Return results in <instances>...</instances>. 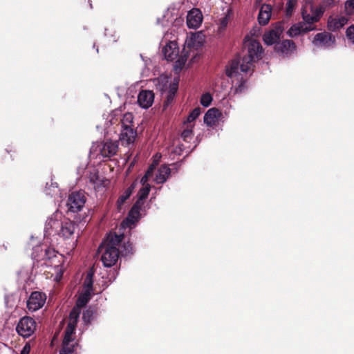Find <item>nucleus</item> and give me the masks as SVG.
Instances as JSON below:
<instances>
[{
  "mask_svg": "<svg viewBox=\"0 0 354 354\" xmlns=\"http://www.w3.org/2000/svg\"><path fill=\"white\" fill-rule=\"evenodd\" d=\"M133 120V115L131 113H126L123 115L122 118L120 120L121 127H132Z\"/></svg>",
  "mask_w": 354,
  "mask_h": 354,
  "instance_id": "obj_30",
  "label": "nucleus"
},
{
  "mask_svg": "<svg viewBox=\"0 0 354 354\" xmlns=\"http://www.w3.org/2000/svg\"><path fill=\"white\" fill-rule=\"evenodd\" d=\"M32 257L37 261H44L47 266L59 267L61 265L58 253L50 248L43 250L41 246H36L33 249Z\"/></svg>",
  "mask_w": 354,
  "mask_h": 354,
  "instance_id": "obj_3",
  "label": "nucleus"
},
{
  "mask_svg": "<svg viewBox=\"0 0 354 354\" xmlns=\"http://www.w3.org/2000/svg\"><path fill=\"white\" fill-rule=\"evenodd\" d=\"M76 325L75 324H70V323H68V325L66 326V328L65 330V332L66 334L68 335H73V334L75 333V328H76Z\"/></svg>",
  "mask_w": 354,
  "mask_h": 354,
  "instance_id": "obj_46",
  "label": "nucleus"
},
{
  "mask_svg": "<svg viewBox=\"0 0 354 354\" xmlns=\"http://www.w3.org/2000/svg\"><path fill=\"white\" fill-rule=\"evenodd\" d=\"M120 254L122 256H127L128 254H133V248L132 243L129 241L123 243L122 245V250L120 251Z\"/></svg>",
  "mask_w": 354,
  "mask_h": 354,
  "instance_id": "obj_31",
  "label": "nucleus"
},
{
  "mask_svg": "<svg viewBox=\"0 0 354 354\" xmlns=\"http://www.w3.org/2000/svg\"><path fill=\"white\" fill-rule=\"evenodd\" d=\"M86 201V198L84 192H73L68 195L66 201L67 211L73 213L81 211L84 207Z\"/></svg>",
  "mask_w": 354,
  "mask_h": 354,
  "instance_id": "obj_5",
  "label": "nucleus"
},
{
  "mask_svg": "<svg viewBox=\"0 0 354 354\" xmlns=\"http://www.w3.org/2000/svg\"><path fill=\"white\" fill-rule=\"evenodd\" d=\"M30 351V346L29 344H26L21 351L20 354H29Z\"/></svg>",
  "mask_w": 354,
  "mask_h": 354,
  "instance_id": "obj_47",
  "label": "nucleus"
},
{
  "mask_svg": "<svg viewBox=\"0 0 354 354\" xmlns=\"http://www.w3.org/2000/svg\"><path fill=\"white\" fill-rule=\"evenodd\" d=\"M142 206L143 205L140 204V202H136L133 204L131 209L129 212L128 217L127 218V222L128 223L134 224L140 219V210Z\"/></svg>",
  "mask_w": 354,
  "mask_h": 354,
  "instance_id": "obj_21",
  "label": "nucleus"
},
{
  "mask_svg": "<svg viewBox=\"0 0 354 354\" xmlns=\"http://www.w3.org/2000/svg\"><path fill=\"white\" fill-rule=\"evenodd\" d=\"M73 341L72 335H68L66 333H64V337L63 339L62 345L63 346H71L72 345H70V342Z\"/></svg>",
  "mask_w": 354,
  "mask_h": 354,
  "instance_id": "obj_44",
  "label": "nucleus"
},
{
  "mask_svg": "<svg viewBox=\"0 0 354 354\" xmlns=\"http://www.w3.org/2000/svg\"><path fill=\"white\" fill-rule=\"evenodd\" d=\"M221 115L220 110L216 108H212L205 114L204 122L209 127H213L218 123V118Z\"/></svg>",
  "mask_w": 354,
  "mask_h": 354,
  "instance_id": "obj_17",
  "label": "nucleus"
},
{
  "mask_svg": "<svg viewBox=\"0 0 354 354\" xmlns=\"http://www.w3.org/2000/svg\"><path fill=\"white\" fill-rule=\"evenodd\" d=\"M203 15L200 10L194 8L187 14V25L189 28L196 29L201 25Z\"/></svg>",
  "mask_w": 354,
  "mask_h": 354,
  "instance_id": "obj_11",
  "label": "nucleus"
},
{
  "mask_svg": "<svg viewBox=\"0 0 354 354\" xmlns=\"http://www.w3.org/2000/svg\"><path fill=\"white\" fill-rule=\"evenodd\" d=\"M89 179L94 188L97 190H100V188L106 187L110 183L109 180L100 176L97 172L91 173Z\"/></svg>",
  "mask_w": 354,
  "mask_h": 354,
  "instance_id": "obj_19",
  "label": "nucleus"
},
{
  "mask_svg": "<svg viewBox=\"0 0 354 354\" xmlns=\"http://www.w3.org/2000/svg\"><path fill=\"white\" fill-rule=\"evenodd\" d=\"M346 35L348 40H350L352 43H354V24L347 28Z\"/></svg>",
  "mask_w": 354,
  "mask_h": 354,
  "instance_id": "obj_40",
  "label": "nucleus"
},
{
  "mask_svg": "<svg viewBox=\"0 0 354 354\" xmlns=\"http://www.w3.org/2000/svg\"><path fill=\"white\" fill-rule=\"evenodd\" d=\"M91 299V294L88 291H84L77 299L76 304L74 306H77L78 309L81 310L82 308L84 307Z\"/></svg>",
  "mask_w": 354,
  "mask_h": 354,
  "instance_id": "obj_25",
  "label": "nucleus"
},
{
  "mask_svg": "<svg viewBox=\"0 0 354 354\" xmlns=\"http://www.w3.org/2000/svg\"><path fill=\"white\" fill-rule=\"evenodd\" d=\"M95 313V310L92 306H89L86 310H84L82 315V319L84 323L86 324H89L92 320L93 316Z\"/></svg>",
  "mask_w": 354,
  "mask_h": 354,
  "instance_id": "obj_29",
  "label": "nucleus"
},
{
  "mask_svg": "<svg viewBox=\"0 0 354 354\" xmlns=\"http://www.w3.org/2000/svg\"><path fill=\"white\" fill-rule=\"evenodd\" d=\"M297 0H288L286 4V15L287 17H290L293 14L295 8L297 6Z\"/></svg>",
  "mask_w": 354,
  "mask_h": 354,
  "instance_id": "obj_32",
  "label": "nucleus"
},
{
  "mask_svg": "<svg viewBox=\"0 0 354 354\" xmlns=\"http://www.w3.org/2000/svg\"><path fill=\"white\" fill-rule=\"evenodd\" d=\"M124 239L123 234L109 233L106 239L102 243L98 251L102 252L101 260L105 267L114 266L118 260L120 250L118 246Z\"/></svg>",
  "mask_w": 354,
  "mask_h": 354,
  "instance_id": "obj_2",
  "label": "nucleus"
},
{
  "mask_svg": "<svg viewBox=\"0 0 354 354\" xmlns=\"http://www.w3.org/2000/svg\"><path fill=\"white\" fill-rule=\"evenodd\" d=\"M262 1V0H256V3H260Z\"/></svg>",
  "mask_w": 354,
  "mask_h": 354,
  "instance_id": "obj_53",
  "label": "nucleus"
},
{
  "mask_svg": "<svg viewBox=\"0 0 354 354\" xmlns=\"http://www.w3.org/2000/svg\"><path fill=\"white\" fill-rule=\"evenodd\" d=\"M100 153L104 158H111L115 156L118 150V141L106 140L99 145Z\"/></svg>",
  "mask_w": 354,
  "mask_h": 354,
  "instance_id": "obj_9",
  "label": "nucleus"
},
{
  "mask_svg": "<svg viewBox=\"0 0 354 354\" xmlns=\"http://www.w3.org/2000/svg\"><path fill=\"white\" fill-rule=\"evenodd\" d=\"M36 330V322L35 320L28 316H24L21 317L16 327L17 333L24 337H30Z\"/></svg>",
  "mask_w": 354,
  "mask_h": 354,
  "instance_id": "obj_6",
  "label": "nucleus"
},
{
  "mask_svg": "<svg viewBox=\"0 0 354 354\" xmlns=\"http://www.w3.org/2000/svg\"><path fill=\"white\" fill-rule=\"evenodd\" d=\"M212 101V97L209 93H206L202 95L201 97V104L205 107L209 106Z\"/></svg>",
  "mask_w": 354,
  "mask_h": 354,
  "instance_id": "obj_36",
  "label": "nucleus"
},
{
  "mask_svg": "<svg viewBox=\"0 0 354 354\" xmlns=\"http://www.w3.org/2000/svg\"><path fill=\"white\" fill-rule=\"evenodd\" d=\"M319 6L326 11L335 6V0H322Z\"/></svg>",
  "mask_w": 354,
  "mask_h": 354,
  "instance_id": "obj_39",
  "label": "nucleus"
},
{
  "mask_svg": "<svg viewBox=\"0 0 354 354\" xmlns=\"http://www.w3.org/2000/svg\"><path fill=\"white\" fill-rule=\"evenodd\" d=\"M201 113V111L200 107L194 109L187 116L186 122L191 123L192 122L194 121L200 115Z\"/></svg>",
  "mask_w": 354,
  "mask_h": 354,
  "instance_id": "obj_35",
  "label": "nucleus"
},
{
  "mask_svg": "<svg viewBox=\"0 0 354 354\" xmlns=\"http://www.w3.org/2000/svg\"><path fill=\"white\" fill-rule=\"evenodd\" d=\"M155 167H156V165H154L153 164L151 165L149 167V168L147 170L145 174H148L149 176H151L153 174V170L155 169Z\"/></svg>",
  "mask_w": 354,
  "mask_h": 354,
  "instance_id": "obj_48",
  "label": "nucleus"
},
{
  "mask_svg": "<svg viewBox=\"0 0 354 354\" xmlns=\"http://www.w3.org/2000/svg\"><path fill=\"white\" fill-rule=\"evenodd\" d=\"M154 100V93L152 91L142 90L138 96V103L142 108H149Z\"/></svg>",
  "mask_w": 354,
  "mask_h": 354,
  "instance_id": "obj_14",
  "label": "nucleus"
},
{
  "mask_svg": "<svg viewBox=\"0 0 354 354\" xmlns=\"http://www.w3.org/2000/svg\"><path fill=\"white\" fill-rule=\"evenodd\" d=\"M46 300V296L44 293L34 291L30 294L27 301V308L29 310L35 312L44 305Z\"/></svg>",
  "mask_w": 354,
  "mask_h": 354,
  "instance_id": "obj_7",
  "label": "nucleus"
},
{
  "mask_svg": "<svg viewBox=\"0 0 354 354\" xmlns=\"http://www.w3.org/2000/svg\"><path fill=\"white\" fill-rule=\"evenodd\" d=\"M178 88V80L175 79L169 85V89L167 94L166 99L163 102V110H166L167 107L173 103Z\"/></svg>",
  "mask_w": 354,
  "mask_h": 354,
  "instance_id": "obj_18",
  "label": "nucleus"
},
{
  "mask_svg": "<svg viewBox=\"0 0 354 354\" xmlns=\"http://www.w3.org/2000/svg\"><path fill=\"white\" fill-rule=\"evenodd\" d=\"M133 167V162H131V163L130 164L129 169L131 167Z\"/></svg>",
  "mask_w": 354,
  "mask_h": 354,
  "instance_id": "obj_54",
  "label": "nucleus"
},
{
  "mask_svg": "<svg viewBox=\"0 0 354 354\" xmlns=\"http://www.w3.org/2000/svg\"><path fill=\"white\" fill-rule=\"evenodd\" d=\"M272 6L267 3H263L260 8L258 15V22L261 26L267 25L271 18Z\"/></svg>",
  "mask_w": 354,
  "mask_h": 354,
  "instance_id": "obj_15",
  "label": "nucleus"
},
{
  "mask_svg": "<svg viewBox=\"0 0 354 354\" xmlns=\"http://www.w3.org/2000/svg\"><path fill=\"white\" fill-rule=\"evenodd\" d=\"M93 279H85L84 282V288H86L85 291H88L91 293V292L93 290Z\"/></svg>",
  "mask_w": 354,
  "mask_h": 354,
  "instance_id": "obj_41",
  "label": "nucleus"
},
{
  "mask_svg": "<svg viewBox=\"0 0 354 354\" xmlns=\"http://www.w3.org/2000/svg\"><path fill=\"white\" fill-rule=\"evenodd\" d=\"M137 180L133 181L131 185L124 190L123 194L120 195L117 201V208L119 211L121 210L122 206L124 205V203L126 202L127 199L129 198L132 193L133 192L135 188L137 186Z\"/></svg>",
  "mask_w": 354,
  "mask_h": 354,
  "instance_id": "obj_20",
  "label": "nucleus"
},
{
  "mask_svg": "<svg viewBox=\"0 0 354 354\" xmlns=\"http://www.w3.org/2000/svg\"><path fill=\"white\" fill-rule=\"evenodd\" d=\"M59 224V223L57 220L50 218L46 221V228L50 229L54 227L55 225H58Z\"/></svg>",
  "mask_w": 354,
  "mask_h": 354,
  "instance_id": "obj_42",
  "label": "nucleus"
},
{
  "mask_svg": "<svg viewBox=\"0 0 354 354\" xmlns=\"http://www.w3.org/2000/svg\"><path fill=\"white\" fill-rule=\"evenodd\" d=\"M243 53V57L236 55L225 66V74L228 77L239 75V69L244 73L250 71L253 64L261 59L263 48L258 41L251 39L244 42Z\"/></svg>",
  "mask_w": 354,
  "mask_h": 354,
  "instance_id": "obj_1",
  "label": "nucleus"
},
{
  "mask_svg": "<svg viewBox=\"0 0 354 354\" xmlns=\"http://www.w3.org/2000/svg\"><path fill=\"white\" fill-rule=\"evenodd\" d=\"M301 17L304 21L307 24H314L317 22V19L315 18L314 15L308 13L305 9H302Z\"/></svg>",
  "mask_w": 354,
  "mask_h": 354,
  "instance_id": "obj_28",
  "label": "nucleus"
},
{
  "mask_svg": "<svg viewBox=\"0 0 354 354\" xmlns=\"http://www.w3.org/2000/svg\"><path fill=\"white\" fill-rule=\"evenodd\" d=\"M311 12L313 15H314L315 18H317L318 22L324 13L325 10L319 5V6L316 8L311 7Z\"/></svg>",
  "mask_w": 354,
  "mask_h": 354,
  "instance_id": "obj_38",
  "label": "nucleus"
},
{
  "mask_svg": "<svg viewBox=\"0 0 354 354\" xmlns=\"http://www.w3.org/2000/svg\"><path fill=\"white\" fill-rule=\"evenodd\" d=\"M77 224L69 219H65L61 223L59 235L64 239L71 238L76 229Z\"/></svg>",
  "mask_w": 354,
  "mask_h": 354,
  "instance_id": "obj_13",
  "label": "nucleus"
},
{
  "mask_svg": "<svg viewBox=\"0 0 354 354\" xmlns=\"http://www.w3.org/2000/svg\"><path fill=\"white\" fill-rule=\"evenodd\" d=\"M81 313L80 310L78 309L77 306H74L70 312L68 316V323L73 324L77 326L80 315Z\"/></svg>",
  "mask_w": 354,
  "mask_h": 354,
  "instance_id": "obj_27",
  "label": "nucleus"
},
{
  "mask_svg": "<svg viewBox=\"0 0 354 354\" xmlns=\"http://www.w3.org/2000/svg\"><path fill=\"white\" fill-rule=\"evenodd\" d=\"M149 177L150 176L148 174H145V176L141 178L140 183L143 186L147 184V182L148 181Z\"/></svg>",
  "mask_w": 354,
  "mask_h": 354,
  "instance_id": "obj_49",
  "label": "nucleus"
},
{
  "mask_svg": "<svg viewBox=\"0 0 354 354\" xmlns=\"http://www.w3.org/2000/svg\"><path fill=\"white\" fill-rule=\"evenodd\" d=\"M75 345L71 346H62L59 351V354H72L74 352Z\"/></svg>",
  "mask_w": 354,
  "mask_h": 354,
  "instance_id": "obj_43",
  "label": "nucleus"
},
{
  "mask_svg": "<svg viewBox=\"0 0 354 354\" xmlns=\"http://www.w3.org/2000/svg\"><path fill=\"white\" fill-rule=\"evenodd\" d=\"M335 41V37L331 33L328 32L317 33L313 41L315 46H329L330 44Z\"/></svg>",
  "mask_w": 354,
  "mask_h": 354,
  "instance_id": "obj_12",
  "label": "nucleus"
},
{
  "mask_svg": "<svg viewBox=\"0 0 354 354\" xmlns=\"http://www.w3.org/2000/svg\"><path fill=\"white\" fill-rule=\"evenodd\" d=\"M136 136V131L132 127H122L120 134V141L121 145L128 147L133 146Z\"/></svg>",
  "mask_w": 354,
  "mask_h": 354,
  "instance_id": "obj_8",
  "label": "nucleus"
},
{
  "mask_svg": "<svg viewBox=\"0 0 354 354\" xmlns=\"http://www.w3.org/2000/svg\"><path fill=\"white\" fill-rule=\"evenodd\" d=\"M316 29V26L314 24H308L307 26H304V24L302 23V33H307Z\"/></svg>",
  "mask_w": 354,
  "mask_h": 354,
  "instance_id": "obj_45",
  "label": "nucleus"
},
{
  "mask_svg": "<svg viewBox=\"0 0 354 354\" xmlns=\"http://www.w3.org/2000/svg\"><path fill=\"white\" fill-rule=\"evenodd\" d=\"M170 174L171 169L168 166L165 165H161L158 169V174L156 176L155 180L156 183H164L169 176Z\"/></svg>",
  "mask_w": 354,
  "mask_h": 354,
  "instance_id": "obj_22",
  "label": "nucleus"
},
{
  "mask_svg": "<svg viewBox=\"0 0 354 354\" xmlns=\"http://www.w3.org/2000/svg\"><path fill=\"white\" fill-rule=\"evenodd\" d=\"M246 80L241 77L240 80H238V82L234 86V93H241L246 88Z\"/></svg>",
  "mask_w": 354,
  "mask_h": 354,
  "instance_id": "obj_34",
  "label": "nucleus"
},
{
  "mask_svg": "<svg viewBox=\"0 0 354 354\" xmlns=\"http://www.w3.org/2000/svg\"><path fill=\"white\" fill-rule=\"evenodd\" d=\"M286 25V22L284 20L272 24V28L269 31L266 32L263 36L264 43L268 46L276 44L285 30Z\"/></svg>",
  "mask_w": 354,
  "mask_h": 354,
  "instance_id": "obj_4",
  "label": "nucleus"
},
{
  "mask_svg": "<svg viewBox=\"0 0 354 354\" xmlns=\"http://www.w3.org/2000/svg\"><path fill=\"white\" fill-rule=\"evenodd\" d=\"M163 53L167 60H173L177 56L178 50L176 49L175 44H170L166 45L163 48Z\"/></svg>",
  "mask_w": 354,
  "mask_h": 354,
  "instance_id": "obj_23",
  "label": "nucleus"
},
{
  "mask_svg": "<svg viewBox=\"0 0 354 354\" xmlns=\"http://www.w3.org/2000/svg\"><path fill=\"white\" fill-rule=\"evenodd\" d=\"M192 126H187L181 133V138L185 142H189L193 138Z\"/></svg>",
  "mask_w": 354,
  "mask_h": 354,
  "instance_id": "obj_33",
  "label": "nucleus"
},
{
  "mask_svg": "<svg viewBox=\"0 0 354 354\" xmlns=\"http://www.w3.org/2000/svg\"><path fill=\"white\" fill-rule=\"evenodd\" d=\"M295 49V43L290 39H284L281 42H277L274 46V50L286 57L290 55Z\"/></svg>",
  "mask_w": 354,
  "mask_h": 354,
  "instance_id": "obj_10",
  "label": "nucleus"
},
{
  "mask_svg": "<svg viewBox=\"0 0 354 354\" xmlns=\"http://www.w3.org/2000/svg\"><path fill=\"white\" fill-rule=\"evenodd\" d=\"M185 60L184 59H178L176 61V66H177L178 65V66L182 68L185 64Z\"/></svg>",
  "mask_w": 354,
  "mask_h": 354,
  "instance_id": "obj_50",
  "label": "nucleus"
},
{
  "mask_svg": "<svg viewBox=\"0 0 354 354\" xmlns=\"http://www.w3.org/2000/svg\"><path fill=\"white\" fill-rule=\"evenodd\" d=\"M151 190V186L149 184H147L140 189L137 194V201L136 202H140V204L144 205V201L148 197Z\"/></svg>",
  "mask_w": 354,
  "mask_h": 354,
  "instance_id": "obj_24",
  "label": "nucleus"
},
{
  "mask_svg": "<svg viewBox=\"0 0 354 354\" xmlns=\"http://www.w3.org/2000/svg\"><path fill=\"white\" fill-rule=\"evenodd\" d=\"M93 272L92 270H90L87 273L86 279H93Z\"/></svg>",
  "mask_w": 354,
  "mask_h": 354,
  "instance_id": "obj_52",
  "label": "nucleus"
},
{
  "mask_svg": "<svg viewBox=\"0 0 354 354\" xmlns=\"http://www.w3.org/2000/svg\"><path fill=\"white\" fill-rule=\"evenodd\" d=\"M302 33V23L293 24L287 31V35L290 37H295Z\"/></svg>",
  "mask_w": 354,
  "mask_h": 354,
  "instance_id": "obj_26",
  "label": "nucleus"
},
{
  "mask_svg": "<svg viewBox=\"0 0 354 354\" xmlns=\"http://www.w3.org/2000/svg\"><path fill=\"white\" fill-rule=\"evenodd\" d=\"M348 21L346 17H329L327 22V28L330 31H337L344 26Z\"/></svg>",
  "mask_w": 354,
  "mask_h": 354,
  "instance_id": "obj_16",
  "label": "nucleus"
},
{
  "mask_svg": "<svg viewBox=\"0 0 354 354\" xmlns=\"http://www.w3.org/2000/svg\"><path fill=\"white\" fill-rule=\"evenodd\" d=\"M344 8L347 15L354 14V0H347L344 3Z\"/></svg>",
  "mask_w": 354,
  "mask_h": 354,
  "instance_id": "obj_37",
  "label": "nucleus"
},
{
  "mask_svg": "<svg viewBox=\"0 0 354 354\" xmlns=\"http://www.w3.org/2000/svg\"><path fill=\"white\" fill-rule=\"evenodd\" d=\"M227 25V17H224L221 21V26L222 27H226Z\"/></svg>",
  "mask_w": 354,
  "mask_h": 354,
  "instance_id": "obj_51",
  "label": "nucleus"
},
{
  "mask_svg": "<svg viewBox=\"0 0 354 354\" xmlns=\"http://www.w3.org/2000/svg\"><path fill=\"white\" fill-rule=\"evenodd\" d=\"M88 3H89V4H90L91 8H92V5H91V3H90V1H89V0H88Z\"/></svg>",
  "mask_w": 354,
  "mask_h": 354,
  "instance_id": "obj_55",
  "label": "nucleus"
}]
</instances>
